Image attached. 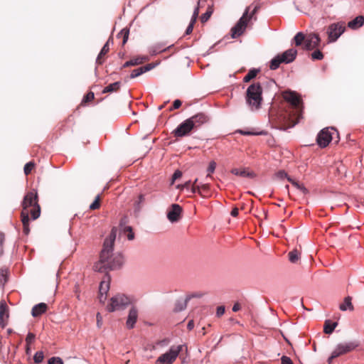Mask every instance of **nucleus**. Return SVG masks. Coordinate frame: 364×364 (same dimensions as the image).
Listing matches in <instances>:
<instances>
[{
    "label": "nucleus",
    "mask_w": 364,
    "mask_h": 364,
    "mask_svg": "<svg viewBox=\"0 0 364 364\" xmlns=\"http://www.w3.org/2000/svg\"><path fill=\"white\" fill-rule=\"evenodd\" d=\"M284 102L282 104L277 117L279 129L286 130L293 127L301 117L303 105L298 94L286 91L282 94Z\"/></svg>",
    "instance_id": "obj_1"
},
{
    "label": "nucleus",
    "mask_w": 364,
    "mask_h": 364,
    "mask_svg": "<svg viewBox=\"0 0 364 364\" xmlns=\"http://www.w3.org/2000/svg\"><path fill=\"white\" fill-rule=\"evenodd\" d=\"M117 228H113L109 236L105 240L103 248L100 255V259L93 266L96 272H106L109 270L117 269L123 264L122 255H117L113 256L112 252L114 240L117 236Z\"/></svg>",
    "instance_id": "obj_2"
},
{
    "label": "nucleus",
    "mask_w": 364,
    "mask_h": 364,
    "mask_svg": "<svg viewBox=\"0 0 364 364\" xmlns=\"http://www.w3.org/2000/svg\"><path fill=\"white\" fill-rule=\"evenodd\" d=\"M37 192L29 191L23 198L21 203L22 211L21 214V222L23 225V232L26 235L30 232L29 228V214L33 220H36L41 215V207L38 204Z\"/></svg>",
    "instance_id": "obj_3"
},
{
    "label": "nucleus",
    "mask_w": 364,
    "mask_h": 364,
    "mask_svg": "<svg viewBox=\"0 0 364 364\" xmlns=\"http://www.w3.org/2000/svg\"><path fill=\"white\" fill-rule=\"evenodd\" d=\"M262 88L259 82L250 85L246 91V102L252 110L260 108L262 102Z\"/></svg>",
    "instance_id": "obj_4"
},
{
    "label": "nucleus",
    "mask_w": 364,
    "mask_h": 364,
    "mask_svg": "<svg viewBox=\"0 0 364 364\" xmlns=\"http://www.w3.org/2000/svg\"><path fill=\"white\" fill-rule=\"evenodd\" d=\"M297 55V50L294 48H290L282 54H278L271 61L269 68L272 70H277L281 63H290L293 62Z\"/></svg>",
    "instance_id": "obj_5"
},
{
    "label": "nucleus",
    "mask_w": 364,
    "mask_h": 364,
    "mask_svg": "<svg viewBox=\"0 0 364 364\" xmlns=\"http://www.w3.org/2000/svg\"><path fill=\"white\" fill-rule=\"evenodd\" d=\"M183 346H171L168 351L161 354L156 360V364H173L182 350Z\"/></svg>",
    "instance_id": "obj_6"
},
{
    "label": "nucleus",
    "mask_w": 364,
    "mask_h": 364,
    "mask_svg": "<svg viewBox=\"0 0 364 364\" xmlns=\"http://www.w3.org/2000/svg\"><path fill=\"white\" fill-rule=\"evenodd\" d=\"M131 302L129 297L124 294H117L111 299L110 304L107 306V310L110 312L122 310L126 308Z\"/></svg>",
    "instance_id": "obj_7"
},
{
    "label": "nucleus",
    "mask_w": 364,
    "mask_h": 364,
    "mask_svg": "<svg viewBox=\"0 0 364 364\" xmlns=\"http://www.w3.org/2000/svg\"><path fill=\"white\" fill-rule=\"evenodd\" d=\"M357 346L358 344L355 342L339 343L328 358V364H331L334 358L353 351Z\"/></svg>",
    "instance_id": "obj_8"
},
{
    "label": "nucleus",
    "mask_w": 364,
    "mask_h": 364,
    "mask_svg": "<svg viewBox=\"0 0 364 364\" xmlns=\"http://www.w3.org/2000/svg\"><path fill=\"white\" fill-rule=\"evenodd\" d=\"M249 9H250V7H247L245 9L243 15L240 18V20L237 21L236 25L233 28H232V29H231L232 38H237L244 33V31L247 26V23L249 21L247 20V14L249 12Z\"/></svg>",
    "instance_id": "obj_9"
},
{
    "label": "nucleus",
    "mask_w": 364,
    "mask_h": 364,
    "mask_svg": "<svg viewBox=\"0 0 364 364\" xmlns=\"http://www.w3.org/2000/svg\"><path fill=\"white\" fill-rule=\"evenodd\" d=\"M346 26L343 23H335L331 24L327 28V35L329 42L336 41L345 31Z\"/></svg>",
    "instance_id": "obj_10"
},
{
    "label": "nucleus",
    "mask_w": 364,
    "mask_h": 364,
    "mask_svg": "<svg viewBox=\"0 0 364 364\" xmlns=\"http://www.w3.org/2000/svg\"><path fill=\"white\" fill-rule=\"evenodd\" d=\"M321 42L320 37L316 33H310L306 36L305 45L303 48L307 50H311L317 48Z\"/></svg>",
    "instance_id": "obj_11"
},
{
    "label": "nucleus",
    "mask_w": 364,
    "mask_h": 364,
    "mask_svg": "<svg viewBox=\"0 0 364 364\" xmlns=\"http://www.w3.org/2000/svg\"><path fill=\"white\" fill-rule=\"evenodd\" d=\"M194 128L193 124H191L188 119L185 120L182 122L174 131L173 132L175 136H183L191 133Z\"/></svg>",
    "instance_id": "obj_12"
},
{
    "label": "nucleus",
    "mask_w": 364,
    "mask_h": 364,
    "mask_svg": "<svg viewBox=\"0 0 364 364\" xmlns=\"http://www.w3.org/2000/svg\"><path fill=\"white\" fill-rule=\"evenodd\" d=\"M182 208L178 204H172L167 212V218L171 223L178 222L181 218Z\"/></svg>",
    "instance_id": "obj_13"
},
{
    "label": "nucleus",
    "mask_w": 364,
    "mask_h": 364,
    "mask_svg": "<svg viewBox=\"0 0 364 364\" xmlns=\"http://www.w3.org/2000/svg\"><path fill=\"white\" fill-rule=\"evenodd\" d=\"M9 318V307L4 300L0 302V326L4 328L8 323Z\"/></svg>",
    "instance_id": "obj_14"
},
{
    "label": "nucleus",
    "mask_w": 364,
    "mask_h": 364,
    "mask_svg": "<svg viewBox=\"0 0 364 364\" xmlns=\"http://www.w3.org/2000/svg\"><path fill=\"white\" fill-rule=\"evenodd\" d=\"M188 119L191 124H193V127L195 129L206 123L208 121V117L203 113H198Z\"/></svg>",
    "instance_id": "obj_15"
},
{
    "label": "nucleus",
    "mask_w": 364,
    "mask_h": 364,
    "mask_svg": "<svg viewBox=\"0 0 364 364\" xmlns=\"http://www.w3.org/2000/svg\"><path fill=\"white\" fill-rule=\"evenodd\" d=\"M234 134H240L242 135H266L267 132L263 131H259L256 128H250L246 127L241 129H237L235 131Z\"/></svg>",
    "instance_id": "obj_16"
},
{
    "label": "nucleus",
    "mask_w": 364,
    "mask_h": 364,
    "mask_svg": "<svg viewBox=\"0 0 364 364\" xmlns=\"http://www.w3.org/2000/svg\"><path fill=\"white\" fill-rule=\"evenodd\" d=\"M138 318V311L135 307H132L129 310L128 318L127 320V327L128 328H132L134 326Z\"/></svg>",
    "instance_id": "obj_17"
},
{
    "label": "nucleus",
    "mask_w": 364,
    "mask_h": 364,
    "mask_svg": "<svg viewBox=\"0 0 364 364\" xmlns=\"http://www.w3.org/2000/svg\"><path fill=\"white\" fill-rule=\"evenodd\" d=\"M109 42L110 40L109 39L107 43L104 45L102 50H100L97 59H96V63L97 65H102L106 59V55L109 50Z\"/></svg>",
    "instance_id": "obj_18"
},
{
    "label": "nucleus",
    "mask_w": 364,
    "mask_h": 364,
    "mask_svg": "<svg viewBox=\"0 0 364 364\" xmlns=\"http://www.w3.org/2000/svg\"><path fill=\"white\" fill-rule=\"evenodd\" d=\"M48 309V306L45 303H40L35 305L31 311V314L33 317H38L44 314Z\"/></svg>",
    "instance_id": "obj_19"
},
{
    "label": "nucleus",
    "mask_w": 364,
    "mask_h": 364,
    "mask_svg": "<svg viewBox=\"0 0 364 364\" xmlns=\"http://www.w3.org/2000/svg\"><path fill=\"white\" fill-rule=\"evenodd\" d=\"M334 135H336L337 136H339V132L337 130L336 128L333 127H328L322 129L320 132L318 134L317 136H333Z\"/></svg>",
    "instance_id": "obj_20"
},
{
    "label": "nucleus",
    "mask_w": 364,
    "mask_h": 364,
    "mask_svg": "<svg viewBox=\"0 0 364 364\" xmlns=\"http://www.w3.org/2000/svg\"><path fill=\"white\" fill-rule=\"evenodd\" d=\"M231 173L236 176H240L242 177H248L251 178H255L256 176V174L253 171H250L247 168H232L231 170Z\"/></svg>",
    "instance_id": "obj_21"
},
{
    "label": "nucleus",
    "mask_w": 364,
    "mask_h": 364,
    "mask_svg": "<svg viewBox=\"0 0 364 364\" xmlns=\"http://www.w3.org/2000/svg\"><path fill=\"white\" fill-rule=\"evenodd\" d=\"M154 67V66L150 63V64L146 65L145 66H142V67L138 68L136 69H134L132 70V72L130 75V77L131 78L136 77L141 75V74H143L147 71H149Z\"/></svg>",
    "instance_id": "obj_22"
},
{
    "label": "nucleus",
    "mask_w": 364,
    "mask_h": 364,
    "mask_svg": "<svg viewBox=\"0 0 364 364\" xmlns=\"http://www.w3.org/2000/svg\"><path fill=\"white\" fill-rule=\"evenodd\" d=\"M109 275L106 274L105 279L100 282L99 294H102L107 296V294L109 289Z\"/></svg>",
    "instance_id": "obj_23"
},
{
    "label": "nucleus",
    "mask_w": 364,
    "mask_h": 364,
    "mask_svg": "<svg viewBox=\"0 0 364 364\" xmlns=\"http://www.w3.org/2000/svg\"><path fill=\"white\" fill-rule=\"evenodd\" d=\"M364 24V17L358 16L348 23V26L352 29H357Z\"/></svg>",
    "instance_id": "obj_24"
},
{
    "label": "nucleus",
    "mask_w": 364,
    "mask_h": 364,
    "mask_svg": "<svg viewBox=\"0 0 364 364\" xmlns=\"http://www.w3.org/2000/svg\"><path fill=\"white\" fill-rule=\"evenodd\" d=\"M337 326V322H331L330 320H326L323 326V332L326 334H331Z\"/></svg>",
    "instance_id": "obj_25"
},
{
    "label": "nucleus",
    "mask_w": 364,
    "mask_h": 364,
    "mask_svg": "<svg viewBox=\"0 0 364 364\" xmlns=\"http://www.w3.org/2000/svg\"><path fill=\"white\" fill-rule=\"evenodd\" d=\"M306 36L302 33L299 32L294 38V41L296 46H301L305 45Z\"/></svg>",
    "instance_id": "obj_26"
},
{
    "label": "nucleus",
    "mask_w": 364,
    "mask_h": 364,
    "mask_svg": "<svg viewBox=\"0 0 364 364\" xmlns=\"http://www.w3.org/2000/svg\"><path fill=\"white\" fill-rule=\"evenodd\" d=\"M146 60V58H136L131 59L130 60L127 61L123 65V68H127V67H129V66H134V65H137L141 64Z\"/></svg>",
    "instance_id": "obj_27"
},
{
    "label": "nucleus",
    "mask_w": 364,
    "mask_h": 364,
    "mask_svg": "<svg viewBox=\"0 0 364 364\" xmlns=\"http://www.w3.org/2000/svg\"><path fill=\"white\" fill-rule=\"evenodd\" d=\"M351 297L347 296L344 299V302L341 304L339 306V309L341 311H346L347 309H348L350 311L353 310V306L351 303Z\"/></svg>",
    "instance_id": "obj_28"
},
{
    "label": "nucleus",
    "mask_w": 364,
    "mask_h": 364,
    "mask_svg": "<svg viewBox=\"0 0 364 364\" xmlns=\"http://www.w3.org/2000/svg\"><path fill=\"white\" fill-rule=\"evenodd\" d=\"M208 0H198V6H196V8L195 9L194 11H193V16H192V18H191V21L193 22H196V20L198 18V14H199V9L203 7L204 6V3L205 2H207Z\"/></svg>",
    "instance_id": "obj_29"
},
{
    "label": "nucleus",
    "mask_w": 364,
    "mask_h": 364,
    "mask_svg": "<svg viewBox=\"0 0 364 364\" xmlns=\"http://www.w3.org/2000/svg\"><path fill=\"white\" fill-rule=\"evenodd\" d=\"M120 87V82H115L114 83L109 84L107 87H105L102 91L103 93L112 92L114 91H117Z\"/></svg>",
    "instance_id": "obj_30"
},
{
    "label": "nucleus",
    "mask_w": 364,
    "mask_h": 364,
    "mask_svg": "<svg viewBox=\"0 0 364 364\" xmlns=\"http://www.w3.org/2000/svg\"><path fill=\"white\" fill-rule=\"evenodd\" d=\"M190 299V297H187L184 301H177L175 305L174 311H181L185 309Z\"/></svg>",
    "instance_id": "obj_31"
},
{
    "label": "nucleus",
    "mask_w": 364,
    "mask_h": 364,
    "mask_svg": "<svg viewBox=\"0 0 364 364\" xmlns=\"http://www.w3.org/2000/svg\"><path fill=\"white\" fill-rule=\"evenodd\" d=\"M332 139L333 138H316L315 141L319 147L325 148L329 144Z\"/></svg>",
    "instance_id": "obj_32"
},
{
    "label": "nucleus",
    "mask_w": 364,
    "mask_h": 364,
    "mask_svg": "<svg viewBox=\"0 0 364 364\" xmlns=\"http://www.w3.org/2000/svg\"><path fill=\"white\" fill-rule=\"evenodd\" d=\"M299 252L296 250H294L289 252V259L292 263H296L299 259Z\"/></svg>",
    "instance_id": "obj_33"
},
{
    "label": "nucleus",
    "mask_w": 364,
    "mask_h": 364,
    "mask_svg": "<svg viewBox=\"0 0 364 364\" xmlns=\"http://www.w3.org/2000/svg\"><path fill=\"white\" fill-rule=\"evenodd\" d=\"M129 31L128 28H123L117 35V37H122V45L124 46L129 38Z\"/></svg>",
    "instance_id": "obj_34"
},
{
    "label": "nucleus",
    "mask_w": 364,
    "mask_h": 364,
    "mask_svg": "<svg viewBox=\"0 0 364 364\" xmlns=\"http://www.w3.org/2000/svg\"><path fill=\"white\" fill-rule=\"evenodd\" d=\"M258 71L257 70H250L248 73L244 77L243 81L245 82H248L253 78H255L257 74Z\"/></svg>",
    "instance_id": "obj_35"
},
{
    "label": "nucleus",
    "mask_w": 364,
    "mask_h": 364,
    "mask_svg": "<svg viewBox=\"0 0 364 364\" xmlns=\"http://www.w3.org/2000/svg\"><path fill=\"white\" fill-rule=\"evenodd\" d=\"M8 271L6 269H0V285L4 286L7 281Z\"/></svg>",
    "instance_id": "obj_36"
},
{
    "label": "nucleus",
    "mask_w": 364,
    "mask_h": 364,
    "mask_svg": "<svg viewBox=\"0 0 364 364\" xmlns=\"http://www.w3.org/2000/svg\"><path fill=\"white\" fill-rule=\"evenodd\" d=\"M100 201H101V198H100V196L98 195L96 196L94 202L90 204V209L92 210L99 209L100 208Z\"/></svg>",
    "instance_id": "obj_37"
},
{
    "label": "nucleus",
    "mask_w": 364,
    "mask_h": 364,
    "mask_svg": "<svg viewBox=\"0 0 364 364\" xmlns=\"http://www.w3.org/2000/svg\"><path fill=\"white\" fill-rule=\"evenodd\" d=\"M287 180L294 186H295L296 188L301 190L303 193H306L307 192V190L306 188L303 186V185H301L299 184L298 182H296V181H294V179H292L290 177H287Z\"/></svg>",
    "instance_id": "obj_38"
},
{
    "label": "nucleus",
    "mask_w": 364,
    "mask_h": 364,
    "mask_svg": "<svg viewBox=\"0 0 364 364\" xmlns=\"http://www.w3.org/2000/svg\"><path fill=\"white\" fill-rule=\"evenodd\" d=\"M35 167V163L33 161H30L28 163H27L25 166H24V173L28 176L29 175L32 170Z\"/></svg>",
    "instance_id": "obj_39"
},
{
    "label": "nucleus",
    "mask_w": 364,
    "mask_h": 364,
    "mask_svg": "<svg viewBox=\"0 0 364 364\" xmlns=\"http://www.w3.org/2000/svg\"><path fill=\"white\" fill-rule=\"evenodd\" d=\"M44 358V354L42 351H37L34 355L33 360L36 363H41Z\"/></svg>",
    "instance_id": "obj_40"
},
{
    "label": "nucleus",
    "mask_w": 364,
    "mask_h": 364,
    "mask_svg": "<svg viewBox=\"0 0 364 364\" xmlns=\"http://www.w3.org/2000/svg\"><path fill=\"white\" fill-rule=\"evenodd\" d=\"M311 55V59L314 60H320L323 58V54L319 50H316L314 51Z\"/></svg>",
    "instance_id": "obj_41"
},
{
    "label": "nucleus",
    "mask_w": 364,
    "mask_h": 364,
    "mask_svg": "<svg viewBox=\"0 0 364 364\" xmlns=\"http://www.w3.org/2000/svg\"><path fill=\"white\" fill-rule=\"evenodd\" d=\"M198 181V179H196L192 187H191V192L193 193H199L200 196L205 197V195H203L201 191H200V186H198L196 185V183Z\"/></svg>",
    "instance_id": "obj_42"
},
{
    "label": "nucleus",
    "mask_w": 364,
    "mask_h": 364,
    "mask_svg": "<svg viewBox=\"0 0 364 364\" xmlns=\"http://www.w3.org/2000/svg\"><path fill=\"white\" fill-rule=\"evenodd\" d=\"M144 196L143 194H141L139 196V198H138V200L135 202V209L137 210H139L140 208H141V205L144 203Z\"/></svg>",
    "instance_id": "obj_43"
},
{
    "label": "nucleus",
    "mask_w": 364,
    "mask_h": 364,
    "mask_svg": "<svg viewBox=\"0 0 364 364\" xmlns=\"http://www.w3.org/2000/svg\"><path fill=\"white\" fill-rule=\"evenodd\" d=\"M215 168H216V163L214 161H210L209 164V166L208 167V169H207V171L208 172V173L207 175V178L210 177V174L215 171Z\"/></svg>",
    "instance_id": "obj_44"
},
{
    "label": "nucleus",
    "mask_w": 364,
    "mask_h": 364,
    "mask_svg": "<svg viewBox=\"0 0 364 364\" xmlns=\"http://www.w3.org/2000/svg\"><path fill=\"white\" fill-rule=\"evenodd\" d=\"M124 232H127V238L132 240L134 238V234L132 232V228L130 226H127L124 230Z\"/></svg>",
    "instance_id": "obj_45"
},
{
    "label": "nucleus",
    "mask_w": 364,
    "mask_h": 364,
    "mask_svg": "<svg viewBox=\"0 0 364 364\" xmlns=\"http://www.w3.org/2000/svg\"><path fill=\"white\" fill-rule=\"evenodd\" d=\"M36 336L33 333H28L26 338V342L27 346H30L35 340Z\"/></svg>",
    "instance_id": "obj_46"
},
{
    "label": "nucleus",
    "mask_w": 364,
    "mask_h": 364,
    "mask_svg": "<svg viewBox=\"0 0 364 364\" xmlns=\"http://www.w3.org/2000/svg\"><path fill=\"white\" fill-rule=\"evenodd\" d=\"M95 97L92 92H88L83 98L82 103H87L91 102Z\"/></svg>",
    "instance_id": "obj_47"
},
{
    "label": "nucleus",
    "mask_w": 364,
    "mask_h": 364,
    "mask_svg": "<svg viewBox=\"0 0 364 364\" xmlns=\"http://www.w3.org/2000/svg\"><path fill=\"white\" fill-rule=\"evenodd\" d=\"M48 364H63V362L58 357H53L48 360Z\"/></svg>",
    "instance_id": "obj_48"
},
{
    "label": "nucleus",
    "mask_w": 364,
    "mask_h": 364,
    "mask_svg": "<svg viewBox=\"0 0 364 364\" xmlns=\"http://www.w3.org/2000/svg\"><path fill=\"white\" fill-rule=\"evenodd\" d=\"M282 364H294L291 359L286 355H283L281 358Z\"/></svg>",
    "instance_id": "obj_49"
},
{
    "label": "nucleus",
    "mask_w": 364,
    "mask_h": 364,
    "mask_svg": "<svg viewBox=\"0 0 364 364\" xmlns=\"http://www.w3.org/2000/svg\"><path fill=\"white\" fill-rule=\"evenodd\" d=\"M276 176L281 179L284 178H287V177H289L288 174L283 170L279 171L277 173H276Z\"/></svg>",
    "instance_id": "obj_50"
},
{
    "label": "nucleus",
    "mask_w": 364,
    "mask_h": 364,
    "mask_svg": "<svg viewBox=\"0 0 364 364\" xmlns=\"http://www.w3.org/2000/svg\"><path fill=\"white\" fill-rule=\"evenodd\" d=\"M182 176V172L179 170H176L172 176V183L176 179L180 178Z\"/></svg>",
    "instance_id": "obj_51"
},
{
    "label": "nucleus",
    "mask_w": 364,
    "mask_h": 364,
    "mask_svg": "<svg viewBox=\"0 0 364 364\" xmlns=\"http://www.w3.org/2000/svg\"><path fill=\"white\" fill-rule=\"evenodd\" d=\"M225 306H218L217 308V311H216L217 316L220 317V316H223L225 314Z\"/></svg>",
    "instance_id": "obj_52"
},
{
    "label": "nucleus",
    "mask_w": 364,
    "mask_h": 364,
    "mask_svg": "<svg viewBox=\"0 0 364 364\" xmlns=\"http://www.w3.org/2000/svg\"><path fill=\"white\" fill-rule=\"evenodd\" d=\"M195 24V22H193L191 21L189 25L188 26L186 30V35H189L192 33L193 31V26Z\"/></svg>",
    "instance_id": "obj_53"
},
{
    "label": "nucleus",
    "mask_w": 364,
    "mask_h": 364,
    "mask_svg": "<svg viewBox=\"0 0 364 364\" xmlns=\"http://www.w3.org/2000/svg\"><path fill=\"white\" fill-rule=\"evenodd\" d=\"M200 191H201L203 195H204L205 193H206L209 191L210 185L208 183H205V184L200 186Z\"/></svg>",
    "instance_id": "obj_54"
},
{
    "label": "nucleus",
    "mask_w": 364,
    "mask_h": 364,
    "mask_svg": "<svg viewBox=\"0 0 364 364\" xmlns=\"http://www.w3.org/2000/svg\"><path fill=\"white\" fill-rule=\"evenodd\" d=\"M181 101L179 100H174L173 103V107L172 108L170 109V110H172L173 109H178L181 106Z\"/></svg>",
    "instance_id": "obj_55"
},
{
    "label": "nucleus",
    "mask_w": 364,
    "mask_h": 364,
    "mask_svg": "<svg viewBox=\"0 0 364 364\" xmlns=\"http://www.w3.org/2000/svg\"><path fill=\"white\" fill-rule=\"evenodd\" d=\"M259 9V6H256L255 7V9L252 10V11L250 13V14H247V20L250 21L252 17L253 16L256 14V12ZM250 13V11L248 12Z\"/></svg>",
    "instance_id": "obj_56"
},
{
    "label": "nucleus",
    "mask_w": 364,
    "mask_h": 364,
    "mask_svg": "<svg viewBox=\"0 0 364 364\" xmlns=\"http://www.w3.org/2000/svg\"><path fill=\"white\" fill-rule=\"evenodd\" d=\"M191 186V181H186L184 184L183 185H178L177 186L178 188H180V189H183V188H189Z\"/></svg>",
    "instance_id": "obj_57"
},
{
    "label": "nucleus",
    "mask_w": 364,
    "mask_h": 364,
    "mask_svg": "<svg viewBox=\"0 0 364 364\" xmlns=\"http://www.w3.org/2000/svg\"><path fill=\"white\" fill-rule=\"evenodd\" d=\"M97 325L99 328L102 326V316L100 313L97 314Z\"/></svg>",
    "instance_id": "obj_58"
},
{
    "label": "nucleus",
    "mask_w": 364,
    "mask_h": 364,
    "mask_svg": "<svg viewBox=\"0 0 364 364\" xmlns=\"http://www.w3.org/2000/svg\"><path fill=\"white\" fill-rule=\"evenodd\" d=\"M238 213H239V210L237 208H234L230 214L232 217H237L238 215Z\"/></svg>",
    "instance_id": "obj_59"
},
{
    "label": "nucleus",
    "mask_w": 364,
    "mask_h": 364,
    "mask_svg": "<svg viewBox=\"0 0 364 364\" xmlns=\"http://www.w3.org/2000/svg\"><path fill=\"white\" fill-rule=\"evenodd\" d=\"M107 299V296L105 294H99V300L101 303H105Z\"/></svg>",
    "instance_id": "obj_60"
},
{
    "label": "nucleus",
    "mask_w": 364,
    "mask_h": 364,
    "mask_svg": "<svg viewBox=\"0 0 364 364\" xmlns=\"http://www.w3.org/2000/svg\"><path fill=\"white\" fill-rule=\"evenodd\" d=\"M240 308H241L240 304L239 303H236L234 304V306L232 307V311L234 312H237L240 309Z\"/></svg>",
    "instance_id": "obj_61"
},
{
    "label": "nucleus",
    "mask_w": 364,
    "mask_h": 364,
    "mask_svg": "<svg viewBox=\"0 0 364 364\" xmlns=\"http://www.w3.org/2000/svg\"><path fill=\"white\" fill-rule=\"evenodd\" d=\"M194 327V322L193 320H191L187 325V328L188 330H192Z\"/></svg>",
    "instance_id": "obj_62"
},
{
    "label": "nucleus",
    "mask_w": 364,
    "mask_h": 364,
    "mask_svg": "<svg viewBox=\"0 0 364 364\" xmlns=\"http://www.w3.org/2000/svg\"><path fill=\"white\" fill-rule=\"evenodd\" d=\"M4 235L3 233H0V245H2L4 241Z\"/></svg>",
    "instance_id": "obj_63"
},
{
    "label": "nucleus",
    "mask_w": 364,
    "mask_h": 364,
    "mask_svg": "<svg viewBox=\"0 0 364 364\" xmlns=\"http://www.w3.org/2000/svg\"><path fill=\"white\" fill-rule=\"evenodd\" d=\"M26 354H29L31 352V348L29 346L26 345Z\"/></svg>",
    "instance_id": "obj_64"
}]
</instances>
